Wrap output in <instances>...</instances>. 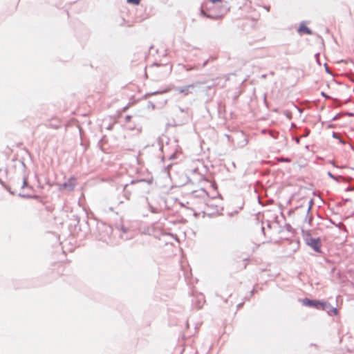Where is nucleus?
<instances>
[{"label":"nucleus","mask_w":354,"mask_h":354,"mask_svg":"<svg viewBox=\"0 0 354 354\" xmlns=\"http://www.w3.org/2000/svg\"><path fill=\"white\" fill-rule=\"evenodd\" d=\"M222 0H209L213 3L221 2Z\"/></svg>","instance_id":"nucleus-8"},{"label":"nucleus","mask_w":354,"mask_h":354,"mask_svg":"<svg viewBox=\"0 0 354 354\" xmlns=\"http://www.w3.org/2000/svg\"><path fill=\"white\" fill-rule=\"evenodd\" d=\"M307 244L316 252L320 251L321 241L319 239L309 238L307 239Z\"/></svg>","instance_id":"nucleus-2"},{"label":"nucleus","mask_w":354,"mask_h":354,"mask_svg":"<svg viewBox=\"0 0 354 354\" xmlns=\"http://www.w3.org/2000/svg\"><path fill=\"white\" fill-rule=\"evenodd\" d=\"M330 311L335 315L338 314V310L335 308H333Z\"/></svg>","instance_id":"nucleus-7"},{"label":"nucleus","mask_w":354,"mask_h":354,"mask_svg":"<svg viewBox=\"0 0 354 354\" xmlns=\"http://www.w3.org/2000/svg\"><path fill=\"white\" fill-rule=\"evenodd\" d=\"M303 304L310 307H314L317 309L325 310L328 304L325 301H318V300H310L309 299H304L302 301Z\"/></svg>","instance_id":"nucleus-1"},{"label":"nucleus","mask_w":354,"mask_h":354,"mask_svg":"<svg viewBox=\"0 0 354 354\" xmlns=\"http://www.w3.org/2000/svg\"><path fill=\"white\" fill-rule=\"evenodd\" d=\"M77 184V179L75 177H71L62 186L64 189L71 191L74 189Z\"/></svg>","instance_id":"nucleus-3"},{"label":"nucleus","mask_w":354,"mask_h":354,"mask_svg":"<svg viewBox=\"0 0 354 354\" xmlns=\"http://www.w3.org/2000/svg\"><path fill=\"white\" fill-rule=\"evenodd\" d=\"M194 88L193 84H189L187 86H185L178 89V92L180 93L183 94L184 95H187L192 93V89Z\"/></svg>","instance_id":"nucleus-4"},{"label":"nucleus","mask_w":354,"mask_h":354,"mask_svg":"<svg viewBox=\"0 0 354 354\" xmlns=\"http://www.w3.org/2000/svg\"><path fill=\"white\" fill-rule=\"evenodd\" d=\"M298 31L301 34H306V35L311 34V30L304 24H300Z\"/></svg>","instance_id":"nucleus-5"},{"label":"nucleus","mask_w":354,"mask_h":354,"mask_svg":"<svg viewBox=\"0 0 354 354\" xmlns=\"http://www.w3.org/2000/svg\"><path fill=\"white\" fill-rule=\"evenodd\" d=\"M127 2L129 3H133L135 5H138L140 2V0H127Z\"/></svg>","instance_id":"nucleus-6"}]
</instances>
